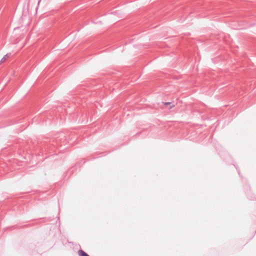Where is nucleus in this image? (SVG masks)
<instances>
[{
  "mask_svg": "<svg viewBox=\"0 0 256 256\" xmlns=\"http://www.w3.org/2000/svg\"><path fill=\"white\" fill-rule=\"evenodd\" d=\"M8 57V54H6L0 60V62H4Z\"/></svg>",
  "mask_w": 256,
  "mask_h": 256,
  "instance_id": "nucleus-2",
  "label": "nucleus"
},
{
  "mask_svg": "<svg viewBox=\"0 0 256 256\" xmlns=\"http://www.w3.org/2000/svg\"><path fill=\"white\" fill-rule=\"evenodd\" d=\"M174 105H173V106H170V108H174Z\"/></svg>",
  "mask_w": 256,
  "mask_h": 256,
  "instance_id": "nucleus-4",
  "label": "nucleus"
},
{
  "mask_svg": "<svg viewBox=\"0 0 256 256\" xmlns=\"http://www.w3.org/2000/svg\"><path fill=\"white\" fill-rule=\"evenodd\" d=\"M78 254L79 256H90L82 250H80L78 252Z\"/></svg>",
  "mask_w": 256,
  "mask_h": 256,
  "instance_id": "nucleus-1",
  "label": "nucleus"
},
{
  "mask_svg": "<svg viewBox=\"0 0 256 256\" xmlns=\"http://www.w3.org/2000/svg\"><path fill=\"white\" fill-rule=\"evenodd\" d=\"M171 103L170 102H164V104L165 105H170Z\"/></svg>",
  "mask_w": 256,
  "mask_h": 256,
  "instance_id": "nucleus-3",
  "label": "nucleus"
}]
</instances>
